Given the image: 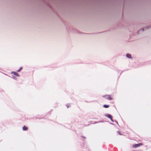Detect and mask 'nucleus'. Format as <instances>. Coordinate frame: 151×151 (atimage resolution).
Listing matches in <instances>:
<instances>
[{
    "mask_svg": "<svg viewBox=\"0 0 151 151\" xmlns=\"http://www.w3.org/2000/svg\"><path fill=\"white\" fill-rule=\"evenodd\" d=\"M103 97L105 98L106 99L109 100H111L112 99L111 96L109 95H106L103 96Z\"/></svg>",
    "mask_w": 151,
    "mask_h": 151,
    "instance_id": "1",
    "label": "nucleus"
},
{
    "mask_svg": "<svg viewBox=\"0 0 151 151\" xmlns=\"http://www.w3.org/2000/svg\"><path fill=\"white\" fill-rule=\"evenodd\" d=\"M143 145V144L142 143H140L139 144H135L133 145V147L134 148H137L139 147L140 146H142Z\"/></svg>",
    "mask_w": 151,
    "mask_h": 151,
    "instance_id": "2",
    "label": "nucleus"
},
{
    "mask_svg": "<svg viewBox=\"0 0 151 151\" xmlns=\"http://www.w3.org/2000/svg\"><path fill=\"white\" fill-rule=\"evenodd\" d=\"M11 73L12 74H13L14 75L17 76V77H19V74L17 72L14 71H12L11 72Z\"/></svg>",
    "mask_w": 151,
    "mask_h": 151,
    "instance_id": "3",
    "label": "nucleus"
},
{
    "mask_svg": "<svg viewBox=\"0 0 151 151\" xmlns=\"http://www.w3.org/2000/svg\"><path fill=\"white\" fill-rule=\"evenodd\" d=\"M107 116L108 118H109V119H110L112 121V122L113 121V120H112V116L110 114H108L107 115Z\"/></svg>",
    "mask_w": 151,
    "mask_h": 151,
    "instance_id": "4",
    "label": "nucleus"
},
{
    "mask_svg": "<svg viewBox=\"0 0 151 151\" xmlns=\"http://www.w3.org/2000/svg\"><path fill=\"white\" fill-rule=\"evenodd\" d=\"M23 130L24 131L27 130L28 129V128L27 127H26L25 126H24L23 127Z\"/></svg>",
    "mask_w": 151,
    "mask_h": 151,
    "instance_id": "5",
    "label": "nucleus"
},
{
    "mask_svg": "<svg viewBox=\"0 0 151 151\" xmlns=\"http://www.w3.org/2000/svg\"><path fill=\"white\" fill-rule=\"evenodd\" d=\"M126 56L129 58H132L131 55L129 54H127L126 55Z\"/></svg>",
    "mask_w": 151,
    "mask_h": 151,
    "instance_id": "6",
    "label": "nucleus"
},
{
    "mask_svg": "<svg viewBox=\"0 0 151 151\" xmlns=\"http://www.w3.org/2000/svg\"><path fill=\"white\" fill-rule=\"evenodd\" d=\"M109 106L108 105H103V107H104V108H108V107H109Z\"/></svg>",
    "mask_w": 151,
    "mask_h": 151,
    "instance_id": "7",
    "label": "nucleus"
},
{
    "mask_svg": "<svg viewBox=\"0 0 151 151\" xmlns=\"http://www.w3.org/2000/svg\"><path fill=\"white\" fill-rule=\"evenodd\" d=\"M22 69V67H20L19 69L17 70V71L18 72H19L20 71V70Z\"/></svg>",
    "mask_w": 151,
    "mask_h": 151,
    "instance_id": "8",
    "label": "nucleus"
},
{
    "mask_svg": "<svg viewBox=\"0 0 151 151\" xmlns=\"http://www.w3.org/2000/svg\"><path fill=\"white\" fill-rule=\"evenodd\" d=\"M13 78L14 79H15L16 78L14 76H13Z\"/></svg>",
    "mask_w": 151,
    "mask_h": 151,
    "instance_id": "9",
    "label": "nucleus"
},
{
    "mask_svg": "<svg viewBox=\"0 0 151 151\" xmlns=\"http://www.w3.org/2000/svg\"><path fill=\"white\" fill-rule=\"evenodd\" d=\"M118 133H119V134H120L121 135V134L120 133H119V132H118Z\"/></svg>",
    "mask_w": 151,
    "mask_h": 151,
    "instance_id": "10",
    "label": "nucleus"
}]
</instances>
